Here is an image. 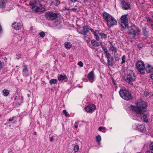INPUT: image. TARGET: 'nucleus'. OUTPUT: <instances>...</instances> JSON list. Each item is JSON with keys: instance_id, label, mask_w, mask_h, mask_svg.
I'll return each instance as SVG.
<instances>
[{"instance_id": "obj_4", "label": "nucleus", "mask_w": 153, "mask_h": 153, "mask_svg": "<svg viewBox=\"0 0 153 153\" xmlns=\"http://www.w3.org/2000/svg\"><path fill=\"white\" fill-rule=\"evenodd\" d=\"M129 36L132 38L135 37L136 36L138 35L139 31L138 28L136 27H130L128 28Z\"/></svg>"}, {"instance_id": "obj_46", "label": "nucleus", "mask_w": 153, "mask_h": 153, "mask_svg": "<svg viewBox=\"0 0 153 153\" xmlns=\"http://www.w3.org/2000/svg\"><path fill=\"white\" fill-rule=\"evenodd\" d=\"M100 45L101 46V47H102L103 49L105 48V46L104 45H103L102 43H100Z\"/></svg>"}, {"instance_id": "obj_12", "label": "nucleus", "mask_w": 153, "mask_h": 153, "mask_svg": "<svg viewBox=\"0 0 153 153\" xmlns=\"http://www.w3.org/2000/svg\"><path fill=\"white\" fill-rule=\"evenodd\" d=\"M96 106L94 104H91L85 107V109L88 112L93 111L96 109Z\"/></svg>"}, {"instance_id": "obj_37", "label": "nucleus", "mask_w": 153, "mask_h": 153, "mask_svg": "<svg viewBox=\"0 0 153 153\" xmlns=\"http://www.w3.org/2000/svg\"><path fill=\"white\" fill-rule=\"evenodd\" d=\"M105 54L106 57L107 58V59H108L111 57H112V56L108 52L107 53H106Z\"/></svg>"}, {"instance_id": "obj_22", "label": "nucleus", "mask_w": 153, "mask_h": 153, "mask_svg": "<svg viewBox=\"0 0 153 153\" xmlns=\"http://www.w3.org/2000/svg\"><path fill=\"white\" fill-rule=\"evenodd\" d=\"M15 117H13L12 118H10L8 120V121H7L6 123L4 124L5 125H7L10 123V122H11L12 124L13 123H15L16 122V121H14V122H12L13 121H14L15 118Z\"/></svg>"}, {"instance_id": "obj_42", "label": "nucleus", "mask_w": 153, "mask_h": 153, "mask_svg": "<svg viewBox=\"0 0 153 153\" xmlns=\"http://www.w3.org/2000/svg\"><path fill=\"white\" fill-rule=\"evenodd\" d=\"M63 113L65 114V116L67 117L68 115V112H67L66 110H64L63 111Z\"/></svg>"}, {"instance_id": "obj_21", "label": "nucleus", "mask_w": 153, "mask_h": 153, "mask_svg": "<svg viewBox=\"0 0 153 153\" xmlns=\"http://www.w3.org/2000/svg\"><path fill=\"white\" fill-rule=\"evenodd\" d=\"M65 46V48L67 49H70L72 46L71 43L69 42H66L64 44Z\"/></svg>"}, {"instance_id": "obj_14", "label": "nucleus", "mask_w": 153, "mask_h": 153, "mask_svg": "<svg viewBox=\"0 0 153 153\" xmlns=\"http://www.w3.org/2000/svg\"><path fill=\"white\" fill-rule=\"evenodd\" d=\"M12 27L15 30H18L21 28V25L20 23L17 22H14L12 25Z\"/></svg>"}, {"instance_id": "obj_45", "label": "nucleus", "mask_w": 153, "mask_h": 153, "mask_svg": "<svg viewBox=\"0 0 153 153\" xmlns=\"http://www.w3.org/2000/svg\"><path fill=\"white\" fill-rule=\"evenodd\" d=\"M103 50L104 51L105 53L108 52L107 51V48H104V49H103Z\"/></svg>"}, {"instance_id": "obj_13", "label": "nucleus", "mask_w": 153, "mask_h": 153, "mask_svg": "<svg viewBox=\"0 0 153 153\" xmlns=\"http://www.w3.org/2000/svg\"><path fill=\"white\" fill-rule=\"evenodd\" d=\"M90 30V28L87 26H84L83 27V30L81 31V32H79V33L81 34L85 35L88 33Z\"/></svg>"}, {"instance_id": "obj_59", "label": "nucleus", "mask_w": 153, "mask_h": 153, "mask_svg": "<svg viewBox=\"0 0 153 153\" xmlns=\"http://www.w3.org/2000/svg\"><path fill=\"white\" fill-rule=\"evenodd\" d=\"M9 126H10V125H9Z\"/></svg>"}, {"instance_id": "obj_48", "label": "nucleus", "mask_w": 153, "mask_h": 153, "mask_svg": "<svg viewBox=\"0 0 153 153\" xmlns=\"http://www.w3.org/2000/svg\"><path fill=\"white\" fill-rule=\"evenodd\" d=\"M90 30H91V32L93 33L95 31L94 30L91 28H90Z\"/></svg>"}, {"instance_id": "obj_28", "label": "nucleus", "mask_w": 153, "mask_h": 153, "mask_svg": "<svg viewBox=\"0 0 153 153\" xmlns=\"http://www.w3.org/2000/svg\"><path fill=\"white\" fill-rule=\"evenodd\" d=\"M3 93L4 96H7L9 94V91L7 89H4L3 91Z\"/></svg>"}, {"instance_id": "obj_19", "label": "nucleus", "mask_w": 153, "mask_h": 153, "mask_svg": "<svg viewBox=\"0 0 153 153\" xmlns=\"http://www.w3.org/2000/svg\"><path fill=\"white\" fill-rule=\"evenodd\" d=\"M7 0H0V7L4 8L7 3Z\"/></svg>"}, {"instance_id": "obj_34", "label": "nucleus", "mask_w": 153, "mask_h": 153, "mask_svg": "<svg viewBox=\"0 0 153 153\" xmlns=\"http://www.w3.org/2000/svg\"><path fill=\"white\" fill-rule=\"evenodd\" d=\"M53 3L56 6H58L60 4V1L59 0H55Z\"/></svg>"}, {"instance_id": "obj_25", "label": "nucleus", "mask_w": 153, "mask_h": 153, "mask_svg": "<svg viewBox=\"0 0 153 153\" xmlns=\"http://www.w3.org/2000/svg\"><path fill=\"white\" fill-rule=\"evenodd\" d=\"M99 32L98 30H96L93 33L95 36L96 39L98 41L99 40V37L98 35V34H99Z\"/></svg>"}, {"instance_id": "obj_55", "label": "nucleus", "mask_w": 153, "mask_h": 153, "mask_svg": "<svg viewBox=\"0 0 153 153\" xmlns=\"http://www.w3.org/2000/svg\"><path fill=\"white\" fill-rule=\"evenodd\" d=\"M74 127L76 128H77V127H78V126L77 125H76L74 126Z\"/></svg>"}, {"instance_id": "obj_54", "label": "nucleus", "mask_w": 153, "mask_h": 153, "mask_svg": "<svg viewBox=\"0 0 153 153\" xmlns=\"http://www.w3.org/2000/svg\"><path fill=\"white\" fill-rule=\"evenodd\" d=\"M65 9L67 10H70V9L65 8Z\"/></svg>"}, {"instance_id": "obj_8", "label": "nucleus", "mask_w": 153, "mask_h": 153, "mask_svg": "<svg viewBox=\"0 0 153 153\" xmlns=\"http://www.w3.org/2000/svg\"><path fill=\"white\" fill-rule=\"evenodd\" d=\"M59 14L53 12H48L45 13L46 18L48 19L53 20L56 19L59 16Z\"/></svg>"}, {"instance_id": "obj_60", "label": "nucleus", "mask_w": 153, "mask_h": 153, "mask_svg": "<svg viewBox=\"0 0 153 153\" xmlns=\"http://www.w3.org/2000/svg\"><path fill=\"white\" fill-rule=\"evenodd\" d=\"M152 16L153 17V14H152Z\"/></svg>"}, {"instance_id": "obj_1", "label": "nucleus", "mask_w": 153, "mask_h": 153, "mask_svg": "<svg viewBox=\"0 0 153 153\" xmlns=\"http://www.w3.org/2000/svg\"><path fill=\"white\" fill-rule=\"evenodd\" d=\"M147 105L146 102L142 100L138 101L135 106L132 105H131L130 106L131 109L137 114L138 116L137 118H134V119L138 120L139 118H138L140 117L142 120H143L145 122H147L148 120L147 116L143 113L146 111L145 109Z\"/></svg>"}, {"instance_id": "obj_36", "label": "nucleus", "mask_w": 153, "mask_h": 153, "mask_svg": "<svg viewBox=\"0 0 153 153\" xmlns=\"http://www.w3.org/2000/svg\"><path fill=\"white\" fill-rule=\"evenodd\" d=\"M110 49L113 51L114 52H116L117 50L116 48L114 46H112L110 47Z\"/></svg>"}, {"instance_id": "obj_50", "label": "nucleus", "mask_w": 153, "mask_h": 153, "mask_svg": "<svg viewBox=\"0 0 153 153\" xmlns=\"http://www.w3.org/2000/svg\"><path fill=\"white\" fill-rule=\"evenodd\" d=\"M53 140V137H51L50 139V141L52 142Z\"/></svg>"}, {"instance_id": "obj_52", "label": "nucleus", "mask_w": 153, "mask_h": 153, "mask_svg": "<svg viewBox=\"0 0 153 153\" xmlns=\"http://www.w3.org/2000/svg\"><path fill=\"white\" fill-rule=\"evenodd\" d=\"M99 96H100V98H102V94H100V95H99Z\"/></svg>"}, {"instance_id": "obj_58", "label": "nucleus", "mask_w": 153, "mask_h": 153, "mask_svg": "<svg viewBox=\"0 0 153 153\" xmlns=\"http://www.w3.org/2000/svg\"><path fill=\"white\" fill-rule=\"evenodd\" d=\"M84 2H85V1H84Z\"/></svg>"}, {"instance_id": "obj_56", "label": "nucleus", "mask_w": 153, "mask_h": 153, "mask_svg": "<svg viewBox=\"0 0 153 153\" xmlns=\"http://www.w3.org/2000/svg\"><path fill=\"white\" fill-rule=\"evenodd\" d=\"M36 132H35H35H34V134H36Z\"/></svg>"}, {"instance_id": "obj_6", "label": "nucleus", "mask_w": 153, "mask_h": 153, "mask_svg": "<svg viewBox=\"0 0 153 153\" xmlns=\"http://www.w3.org/2000/svg\"><path fill=\"white\" fill-rule=\"evenodd\" d=\"M128 14L122 15L120 19V23L121 26L124 28L128 27Z\"/></svg>"}, {"instance_id": "obj_57", "label": "nucleus", "mask_w": 153, "mask_h": 153, "mask_svg": "<svg viewBox=\"0 0 153 153\" xmlns=\"http://www.w3.org/2000/svg\"><path fill=\"white\" fill-rule=\"evenodd\" d=\"M149 95V94H147L146 95V96H148Z\"/></svg>"}, {"instance_id": "obj_47", "label": "nucleus", "mask_w": 153, "mask_h": 153, "mask_svg": "<svg viewBox=\"0 0 153 153\" xmlns=\"http://www.w3.org/2000/svg\"><path fill=\"white\" fill-rule=\"evenodd\" d=\"M77 10V9L76 8H72V9H70V10H73L74 11H76Z\"/></svg>"}, {"instance_id": "obj_43", "label": "nucleus", "mask_w": 153, "mask_h": 153, "mask_svg": "<svg viewBox=\"0 0 153 153\" xmlns=\"http://www.w3.org/2000/svg\"><path fill=\"white\" fill-rule=\"evenodd\" d=\"M21 57V55L20 54H18L17 55L16 58L17 59H19Z\"/></svg>"}, {"instance_id": "obj_9", "label": "nucleus", "mask_w": 153, "mask_h": 153, "mask_svg": "<svg viewBox=\"0 0 153 153\" xmlns=\"http://www.w3.org/2000/svg\"><path fill=\"white\" fill-rule=\"evenodd\" d=\"M37 5H35L32 8V10L37 12L41 13L44 11V8L42 7V5L39 3H37Z\"/></svg>"}, {"instance_id": "obj_7", "label": "nucleus", "mask_w": 153, "mask_h": 153, "mask_svg": "<svg viewBox=\"0 0 153 153\" xmlns=\"http://www.w3.org/2000/svg\"><path fill=\"white\" fill-rule=\"evenodd\" d=\"M136 68L138 71L141 74H143L145 69V66L143 62L141 61H138L137 62L136 65Z\"/></svg>"}, {"instance_id": "obj_32", "label": "nucleus", "mask_w": 153, "mask_h": 153, "mask_svg": "<svg viewBox=\"0 0 153 153\" xmlns=\"http://www.w3.org/2000/svg\"><path fill=\"white\" fill-rule=\"evenodd\" d=\"M57 82V79H51L49 82L51 85L53 84H55Z\"/></svg>"}, {"instance_id": "obj_3", "label": "nucleus", "mask_w": 153, "mask_h": 153, "mask_svg": "<svg viewBox=\"0 0 153 153\" xmlns=\"http://www.w3.org/2000/svg\"><path fill=\"white\" fill-rule=\"evenodd\" d=\"M119 93L120 97L123 99L128 101L132 98L130 92L126 89H122L120 90Z\"/></svg>"}, {"instance_id": "obj_44", "label": "nucleus", "mask_w": 153, "mask_h": 153, "mask_svg": "<svg viewBox=\"0 0 153 153\" xmlns=\"http://www.w3.org/2000/svg\"><path fill=\"white\" fill-rule=\"evenodd\" d=\"M3 67V63H2L1 61H0V69L1 68Z\"/></svg>"}, {"instance_id": "obj_2", "label": "nucleus", "mask_w": 153, "mask_h": 153, "mask_svg": "<svg viewBox=\"0 0 153 153\" xmlns=\"http://www.w3.org/2000/svg\"><path fill=\"white\" fill-rule=\"evenodd\" d=\"M102 16L103 19L107 22V25L108 27L110 28L111 26L117 25V21L109 13L104 12L102 13Z\"/></svg>"}, {"instance_id": "obj_61", "label": "nucleus", "mask_w": 153, "mask_h": 153, "mask_svg": "<svg viewBox=\"0 0 153 153\" xmlns=\"http://www.w3.org/2000/svg\"><path fill=\"white\" fill-rule=\"evenodd\" d=\"M135 128V129H136V128Z\"/></svg>"}, {"instance_id": "obj_16", "label": "nucleus", "mask_w": 153, "mask_h": 153, "mask_svg": "<svg viewBox=\"0 0 153 153\" xmlns=\"http://www.w3.org/2000/svg\"><path fill=\"white\" fill-rule=\"evenodd\" d=\"M58 80L62 82L63 81H66L67 80V77L65 75L61 74L58 76Z\"/></svg>"}, {"instance_id": "obj_29", "label": "nucleus", "mask_w": 153, "mask_h": 153, "mask_svg": "<svg viewBox=\"0 0 153 153\" xmlns=\"http://www.w3.org/2000/svg\"><path fill=\"white\" fill-rule=\"evenodd\" d=\"M98 130L99 131H102L104 133L106 131L105 128L103 127H99Z\"/></svg>"}, {"instance_id": "obj_31", "label": "nucleus", "mask_w": 153, "mask_h": 153, "mask_svg": "<svg viewBox=\"0 0 153 153\" xmlns=\"http://www.w3.org/2000/svg\"><path fill=\"white\" fill-rule=\"evenodd\" d=\"M101 140V138L100 135H99L96 137V141L99 144H100Z\"/></svg>"}, {"instance_id": "obj_20", "label": "nucleus", "mask_w": 153, "mask_h": 153, "mask_svg": "<svg viewBox=\"0 0 153 153\" xmlns=\"http://www.w3.org/2000/svg\"><path fill=\"white\" fill-rule=\"evenodd\" d=\"M38 1H37L35 0H32L30 2L29 4L30 5V7L32 9L33 7L35 6V5H37V3Z\"/></svg>"}, {"instance_id": "obj_39", "label": "nucleus", "mask_w": 153, "mask_h": 153, "mask_svg": "<svg viewBox=\"0 0 153 153\" xmlns=\"http://www.w3.org/2000/svg\"><path fill=\"white\" fill-rule=\"evenodd\" d=\"M39 35L40 37L43 38L45 37V33L43 32H42L39 33Z\"/></svg>"}, {"instance_id": "obj_53", "label": "nucleus", "mask_w": 153, "mask_h": 153, "mask_svg": "<svg viewBox=\"0 0 153 153\" xmlns=\"http://www.w3.org/2000/svg\"><path fill=\"white\" fill-rule=\"evenodd\" d=\"M151 25L152 26V27L153 29V22H152V23H151Z\"/></svg>"}, {"instance_id": "obj_11", "label": "nucleus", "mask_w": 153, "mask_h": 153, "mask_svg": "<svg viewBox=\"0 0 153 153\" xmlns=\"http://www.w3.org/2000/svg\"><path fill=\"white\" fill-rule=\"evenodd\" d=\"M121 5L122 8L125 10L129 9L130 7V4L124 1H121Z\"/></svg>"}, {"instance_id": "obj_23", "label": "nucleus", "mask_w": 153, "mask_h": 153, "mask_svg": "<svg viewBox=\"0 0 153 153\" xmlns=\"http://www.w3.org/2000/svg\"><path fill=\"white\" fill-rule=\"evenodd\" d=\"M107 60L108 65L109 66H112L113 65V62L114 61V58L113 57H111L107 59Z\"/></svg>"}, {"instance_id": "obj_15", "label": "nucleus", "mask_w": 153, "mask_h": 153, "mask_svg": "<svg viewBox=\"0 0 153 153\" xmlns=\"http://www.w3.org/2000/svg\"><path fill=\"white\" fill-rule=\"evenodd\" d=\"M23 68L22 70V74L24 76H26L29 74L27 66L23 64Z\"/></svg>"}, {"instance_id": "obj_62", "label": "nucleus", "mask_w": 153, "mask_h": 153, "mask_svg": "<svg viewBox=\"0 0 153 153\" xmlns=\"http://www.w3.org/2000/svg\"><path fill=\"white\" fill-rule=\"evenodd\" d=\"M152 1L153 2V0H152Z\"/></svg>"}, {"instance_id": "obj_24", "label": "nucleus", "mask_w": 153, "mask_h": 153, "mask_svg": "<svg viewBox=\"0 0 153 153\" xmlns=\"http://www.w3.org/2000/svg\"><path fill=\"white\" fill-rule=\"evenodd\" d=\"M15 100L19 104L22 102V98L21 97L20 98L19 96L17 97L16 96L15 98Z\"/></svg>"}, {"instance_id": "obj_33", "label": "nucleus", "mask_w": 153, "mask_h": 153, "mask_svg": "<svg viewBox=\"0 0 153 153\" xmlns=\"http://www.w3.org/2000/svg\"><path fill=\"white\" fill-rule=\"evenodd\" d=\"M83 38L87 42H90V39L89 38L87 37L88 35L87 34H85V35H83Z\"/></svg>"}, {"instance_id": "obj_41", "label": "nucleus", "mask_w": 153, "mask_h": 153, "mask_svg": "<svg viewBox=\"0 0 153 153\" xmlns=\"http://www.w3.org/2000/svg\"><path fill=\"white\" fill-rule=\"evenodd\" d=\"M78 65L81 67H82L83 66V64L81 61L79 62L78 63Z\"/></svg>"}, {"instance_id": "obj_38", "label": "nucleus", "mask_w": 153, "mask_h": 153, "mask_svg": "<svg viewBox=\"0 0 153 153\" xmlns=\"http://www.w3.org/2000/svg\"><path fill=\"white\" fill-rule=\"evenodd\" d=\"M122 62H121V64H123L125 62V59H126V56L125 55H123L122 57Z\"/></svg>"}, {"instance_id": "obj_27", "label": "nucleus", "mask_w": 153, "mask_h": 153, "mask_svg": "<svg viewBox=\"0 0 153 153\" xmlns=\"http://www.w3.org/2000/svg\"><path fill=\"white\" fill-rule=\"evenodd\" d=\"M91 43L93 46L95 47H98L99 46L98 43L95 40H92L91 41Z\"/></svg>"}, {"instance_id": "obj_51", "label": "nucleus", "mask_w": 153, "mask_h": 153, "mask_svg": "<svg viewBox=\"0 0 153 153\" xmlns=\"http://www.w3.org/2000/svg\"><path fill=\"white\" fill-rule=\"evenodd\" d=\"M151 78L152 79H153V74L151 75Z\"/></svg>"}, {"instance_id": "obj_5", "label": "nucleus", "mask_w": 153, "mask_h": 153, "mask_svg": "<svg viewBox=\"0 0 153 153\" xmlns=\"http://www.w3.org/2000/svg\"><path fill=\"white\" fill-rule=\"evenodd\" d=\"M124 78L126 82L131 85H133L132 82L135 81V76L133 72H131L130 74L126 76Z\"/></svg>"}, {"instance_id": "obj_26", "label": "nucleus", "mask_w": 153, "mask_h": 153, "mask_svg": "<svg viewBox=\"0 0 153 153\" xmlns=\"http://www.w3.org/2000/svg\"><path fill=\"white\" fill-rule=\"evenodd\" d=\"M149 146L150 150L146 152V153H153V142L150 144Z\"/></svg>"}, {"instance_id": "obj_10", "label": "nucleus", "mask_w": 153, "mask_h": 153, "mask_svg": "<svg viewBox=\"0 0 153 153\" xmlns=\"http://www.w3.org/2000/svg\"><path fill=\"white\" fill-rule=\"evenodd\" d=\"M87 78L89 81L93 82L95 79V74L94 71H92L88 74Z\"/></svg>"}, {"instance_id": "obj_49", "label": "nucleus", "mask_w": 153, "mask_h": 153, "mask_svg": "<svg viewBox=\"0 0 153 153\" xmlns=\"http://www.w3.org/2000/svg\"><path fill=\"white\" fill-rule=\"evenodd\" d=\"M72 2H75L77 0H70Z\"/></svg>"}, {"instance_id": "obj_17", "label": "nucleus", "mask_w": 153, "mask_h": 153, "mask_svg": "<svg viewBox=\"0 0 153 153\" xmlns=\"http://www.w3.org/2000/svg\"><path fill=\"white\" fill-rule=\"evenodd\" d=\"M136 129L140 131H144L145 130V127L144 124L138 125L136 127Z\"/></svg>"}, {"instance_id": "obj_18", "label": "nucleus", "mask_w": 153, "mask_h": 153, "mask_svg": "<svg viewBox=\"0 0 153 153\" xmlns=\"http://www.w3.org/2000/svg\"><path fill=\"white\" fill-rule=\"evenodd\" d=\"M145 70L146 72L148 73L153 72V67L150 65H148L146 66Z\"/></svg>"}, {"instance_id": "obj_40", "label": "nucleus", "mask_w": 153, "mask_h": 153, "mask_svg": "<svg viewBox=\"0 0 153 153\" xmlns=\"http://www.w3.org/2000/svg\"><path fill=\"white\" fill-rule=\"evenodd\" d=\"M146 19L147 21V22H152V19L149 17H146Z\"/></svg>"}, {"instance_id": "obj_30", "label": "nucleus", "mask_w": 153, "mask_h": 153, "mask_svg": "<svg viewBox=\"0 0 153 153\" xmlns=\"http://www.w3.org/2000/svg\"><path fill=\"white\" fill-rule=\"evenodd\" d=\"M99 35L101 37V39H105L107 37V35L103 33H100Z\"/></svg>"}, {"instance_id": "obj_35", "label": "nucleus", "mask_w": 153, "mask_h": 153, "mask_svg": "<svg viewBox=\"0 0 153 153\" xmlns=\"http://www.w3.org/2000/svg\"><path fill=\"white\" fill-rule=\"evenodd\" d=\"M79 149V146L78 145L75 146L74 148V150L75 152H77Z\"/></svg>"}]
</instances>
